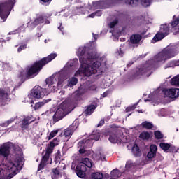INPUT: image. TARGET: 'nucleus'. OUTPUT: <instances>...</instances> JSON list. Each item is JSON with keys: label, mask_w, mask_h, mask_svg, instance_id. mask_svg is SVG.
Listing matches in <instances>:
<instances>
[{"label": "nucleus", "mask_w": 179, "mask_h": 179, "mask_svg": "<svg viewBox=\"0 0 179 179\" xmlns=\"http://www.w3.org/2000/svg\"><path fill=\"white\" fill-rule=\"evenodd\" d=\"M78 57L81 64L78 71L76 72V76H92L97 73V69L101 66V63L99 61L94 62L90 65L93 59H97V55L94 52H89V48L86 46L80 47L78 50Z\"/></svg>", "instance_id": "f257e3e1"}, {"label": "nucleus", "mask_w": 179, "mask_h": 179, "mask_svg": "<svg viewBox=\"0 0 179 179\" xmlns=\"http://www.w3.org/2000/svg\"><path fill=\"white\" fill-rule=\"evenodd\" d=\"M57 58V54L56 53H52L46 57L42 58L39 61L35 62L28 69L26 77H22L20 80V86L22 83H24L26 82L27 79H33L34 76H37L38 75V73L41 69H43V67L45 66L49 62H51L52 59H55Z\"/></svg>", "instance_id": "f03ea898"}, {"label": "nucleus", "mask_w": 179, "mask_h": 179, "mask_svg": "<svg viewBox=\"0 0 179 179\" xmlns=\"http://www.w3.org/2000/svg\"><path fill=\"white\" fill-rule=\"evenodd\" d=\"M71 106L72 104L69 99L64 101L53 115V122H58V121H61V120L66 117L71 113Z\"/></svg>", "instance_id": "7ed1b4c3"}, {"label": "nucleus", "mask_w": 179, "mask_h": 179, "mask_svg": "<svg viewBox=\"0 0 179 179\" xmlns=\"http://www.w3.org/2000/svg\"><path fill=\"white\" fill-rule=\"evenodd\" d=\"M23 160H24L23 158L19 157L14 162L8 161L6 163V170L10 173L8 176V178H13V177L22 170L24 163Z\"/></svg>", "instance_id": "20e7f679"}, {"label": "nucleus", "mask_w": 179, "mask_h": 179, "mask_svg": "<svg viewBox=\"0 0 179 179\" xmlns=\"http://www.w3.org/2000/svg\"><path fill=\"white\" fill-rule=\"evenodd\" d=\"M92 169V162L89 158H85L83 162H80L78 164H72L71 170H74L76 174L80 178H85L86 177V171L87 168Z\"/></svg>", "instance_id": "39448f33"}, {"label": "nucleus", "mask_w": 179, "mask_h": 179, "mask_svg": "<svg viewBox=\"0 0 179 179\" xmlns=\"http://www.w3.org/2000/svg\"><path fill=\"white\" fill-rule=\"evenodd\" d=\"M15 4L16 0H3L0 1V17L3 22L8 19Z\"/></svg>", "instance_id": "423d86ee"}, {"label": "nucleus", "mask_w": 179, "mask_h": 179, "mask_svg": "<svg viewBox=\"0 0 179 179\" xmlns=\"http://www.w3.org/2000/svg\"><path fill=\"white\" fill-rule=\"evenodd\" d=\"M59 143V138H55L52 141L50 142L49 145L46 148L45 155L42 157L41 161L43 163L47 164L48 162L50 160V156L54 152V148L55 146H58Z\"/></svg>", "instance_id": "0eeeda50"}, {"label": "nucleus", "mask_w": 179, "mask_h": 179, "mask_svg": "<svg viewBox=\"0 0 179 179\" xmlns=\"http://www.w3.org/2000/svg\"><path fill=\"white\" fill-rule=\"evenodd\" d=\"M45 92H47V89H44L38 85H36L31 91V96L35 100L43 99V97L45 96Z\"/></svg>", "instance_id": "6e6552de"}, {"label": "nucleus", "mask_w": 179, "mask_h": 179, "mask_svg": "<svg viewBox=\"0 0 179 179\" xmlns=\"http://www.w3.org/2000/svg\"><path fill=\"white\" fill-rule=\"evenodd\" d=\"M152 65L149 64H145L143 67L138 69L136 72V76H147V78H149L152 73H153V71H152Z\"/></svg>", "instance_id": "1a4fd4ad"}, {"label": "nucleus", "mask_w": 179, "mask_h": 179, "mask_svg": "<svg viewBox=\"0 0 179 179\" xmlns=\"http://www.w3.org/2000/svg\"><path fill=\"white\" fill-rule=\"evenodd\" d=\"M51 15H37V17L34 20V22H29L27 24V27H29L31 30H33L36 27V26H38V24H41L44 23V18L46 17L48 19V17H50Z\"/></svg>", "instance_id": "9d476101"}, {"label": "nucleus", "mask_w": 179, "mask_h": 179, "mask_svg": "<svg viewBox=\"0 0 179 179\" xmlns=\"http://www.w3.org/2000/svg\"><path fill=\"white\" fill-rule=\"evenodd\" d=\"M108 8H110L108 0H102L93 2L91 10H95L96 9H108Z\"/></svg>", "instance_id": "9b49d317"}, {"label": "nucleus", "mask_w": 179, "mask_h": 179, "mask_svg": "<svg viewBox=\"0 0 179 179\" xmlns=\"http://www.w3.org/2000/svg\"><path fill=\"white\" fill-rule=\"evenodd\" d=\"M66 169V165H59L56 168L52 169L51 177L52 179H58L62 177V171Z\"/></svg>", "instance_id": "f8f14e48"}, {"label": "nucleus", "mask_w": 179, "mask_h": 179, "mask_svg": "<svg viewBox=\"0 0 179 179\" xmlns=\"http://www.w3.org/2000/svg\"><path fill=\"white\" fill-rule=\"evenodd\" d=\"M15 146L13 143H6L0 148V155L3 157H8L10 155V148Z\"/></svg>", "instance_id": "ddd939ff"}, {"label": "nucleus", "mask_w": 179, "mask_h": 179, "mask_svg": "<svg viewBox=\"0 0 179 179\" xmlns=\"http://www.w3.org/2000/svg\"><path fill=\"white\" fill-rule=\"evenodd\" d=\"M165 94L169 99H177V97H179V89L171 88L165 91Z\"/></svg>", "instance_id": "4468645a"}, {"label": "nucleus", "mask_w": 179, "mask_h": 179, "mask_svg": "<svg viewBox=\"0 0 179 179\" xmlns=\"http://www.w3.org/2000/svg\"><path fill=\"white\" fill-rule=\"evenodd\" d=\"M130 43L133 45H136L141 43L142 40V35L139 34H134L130 36Z\"/></svg>", "instance_id": "2eb2a0df"}, {"label": "nucleus", "mask_w": 179, "mask_h": 179, "mask_svg": "<svg viewBox=\"0 0 179 179\" xmlns=\"http://www.w3.org/2000/svg\"><path fill=\"white\" fill-rule=\"evenodd\" d=\"M31 118H33V115L27 116L24 118L22 121L21 128L27 129V128H29V124H31V122H34V120L31 121Z\"/></svg>", "instance_id": "dca6fc26"}, {"label": "nucleus", "mask_w": 179, "mask_h": 179, "mask_svg": "<svg viewBox=\"0 0 179 179\" xmlns=\"http://www.w3.org/2000/svg\"><path fill=\"white\" fill-rule=\"evenodd\" d=\"M162 54L165 57V59H170V58H173L174 55V50L171 48H166L162 50Z\"/></svg>", "instance_id": "f3484780"}, {"label": "nucleus", "mask_w": 179, "mask_h": 179, "mask_svg": "<svg viewBox=\"0 0 179 179\" xmlns=\"http://www.w3.org/2000/svg\"><path fill=\"white\" fill-rule=\"evenodd\" d=\"M46 85H48V92H55V84L54 83V80L51 78H48L45 80Z\"/></svg>", "instance_id": "a211bd4d"}, {"label": "nucleus", "mask_w": 179, "mask_h": 179, "mask_svg": "<svg viewBox=\"0 0 179 179\" xmlns=\"http://www.w3.org/2000/svg\"><path fill=\"white\" fill-rule=\"evenodd\" d=\"M159 31L166 36H169L170 34V27H169V24H164L161 25Z\"/></svg>", "instance_id": "6ab92c4d"}, {"label": "nucleus", "mask_w": 179, "mask_h": 179, "mask_svg": "<svg viewBox=\"0 0 179 179\" xmlns=\"http://www.w3.org/2000/svg\"><path fill=\"white\" fill-rule=\"evenodd\" d=\"M131 152L135 157H141V156H142V152H141V149H139L138 144L134 145Z\"/></svg>", "instance_id": "aec40b11"}, {"label": "nucleus", "mask_w": 179, "mask_h": 179, "mask_svg": "<svg viewBox=\"0 0 179 179\" xmlns=\"http://www.w3.org/2000/svg\"><path fill=\"white\" fill-rule=\"evenodd\" d=\"M109 141L111 143H120L121 138L115 133H112L109 135Z\"/></svg>", "instance_id": "412c9836"}, {"label": "nucleus", "mask_w": 179, "mask_h": 179, "mask_svg": "<svg viewBox=\"0 0 179 179\" xmlns=\"http://www.w3.org/2000/svg\"><path fill=\"white\" fill-rule=\"evenodd\" d=\"M164 37L166 36L159 31L152 38V43H157V41L163 40Z\"/></svg>", "instance_id": "4be33fe9"}, {"label": "nucleus", "mask_w": 179, "mask_h": 179, "mask_svg": "<svg viewBox=\"0 0 179 179\" xmlns=\"http://www.w3.org/2000/svg\"><path fill=\"white\" fill-rule=\"evenodd\" d=\"M51 101V99H44L43 101L37 102L34 106V110H38L41 107H43L44 104H47V103H50Z\"/></svg>", "instance_id": "5701e85b"}, {"label": "nucleus", "mask_w": 179, "mask_h": 179, "mask_svg": "<svg viewBox=\"0 0 179 179\" xmlns=\"http://www.w3.org/2000/svg\"><path fill=\"white\" fill-rule=\"evenodd\" d=\"M140 127H141L143 129H152L153 128V124L152 122L145 121L140 124Z\"/></svg>", "instance_id": "b1692460"}, {"label": "nucleus", "mask_w": 179, "mask_h": 179, "mask_svg": "<svg viewBox=\"0 0 179 179\" xmlns=\"http://www.w3.org/2000/svg\"><path fill=\"white\" fill-rule=\"evenodd\" d=\"M154 59L155 62H162L163 61H166L164 55H163L162 51L156 55L154 57Z\"/></svg>", "instance_id": "393cba45"}, {"label": "nucleus", "mask_w": 179, "mask_h": 179, "mask_svg": "<svg viewBox=\"0 0 179 179\" xmlns=\"http://www.w3.org/2000/svg\"><path fill=\"white\" fill-rule=\"evenodd\" d=\"M121 176H122V173L118 169H113L110 172L111 179H117L119 178V177H121Z\"/></svg>", "instance_id": "a878e982"}, {"label": "nucleus", "mask_w": 179, "mask_h": 179, "mask_svg": "<svg viewBox=\"0 0 179 179\" xmlns=\"http://www.w3.org/2000/svg\"><path fill=\"white\" fill-rule=\"evenodd\" d=\"M139 138L143 141H149L150 139V134L148 131H142L139 135Z\"/></svg>", "instance_id": "bb28decb"}, {"label": "nucleus", "mask_w": 179, "mask_h": 179, "mask_svg": "<svg viewBox=\"0 0 179 179\" xmlns=\"http://www.w3.org/2000/svg\"><path fill=\"white\" fill-rule=\"evenodd\" d=\"M92 179H102L104 178V175L101 172H94L90 175Z\"/></svg>", "instance_id": "cd10ccee"}, {"label": "nucleus", "mask_w": 179, "mask_h": 179, "mask_svg": "<svg viewBox=\"0 0 179 179\" xmlns=\"http://www.w3.org/2000/svg\"><path fill=\"white\" fill-rule=\"evenodd\" d=\"M94 110H96V106L90 105L89 106H87L85 113L87 115H92V114H93V112L94 111Z\"/></svg>", "instance_id": "c85d7f7f"}, {"label": "nucleus", "mask_w": 179, "mask_h": 179, "mask_svg": "<svg viewBox=\"0 0 179 179\" xmlns=\"http://www.w3.org/2000/svg\"><path fill=\"white\" fill-rule=\"evenodd\" d=\"M159 147L164 152H166V153L169 152V149L171 147V144H169L167 143H159Z\"/></svg>", "instance_id": "c756f323"}, {"label": "nucleus", "mask_w": 179, "mask_h": 179, "mask_svg": "<svg viewBox=\"0 0 179 179\" xmlns=\"http://www.w3.org/2000/svg\"><path fill=\"white\" fill-rule=\"evenodd\" d=\"M25 29H26V27H24V24H22V26H20L19 28L16 29L15 30L9 32L8 34L9 35L17 34L21 33L22 31H24Z\"/></svg>", "instance_id": "7c9ffc66"}, {"label": "nucleus", "mask_w": 179, "mask_h": 179, "mask_svg": "<svg viewBox=\"0 0 179 179\" xmlns=\"http://www.w3.org/2000/svg\"><path fill=\"white\" fill-rule=\"evenodd\" d=\"M89 139L91 141H99L100 139V134L93 131L90 136Z\"/></svg>", "instance_id": "2f4dec72"}, {"label": "nucleus", "mask_w": 179, "mask_h": 179, "mask_svg": "<svg viewBox=\"0 0 179 179\" xmlns=\"http://www.w3.org/2000/svg\"><path fill=\"white\" fill-rule=\"evenodd\" d=\"M85 93H86V87L83 85L80 86L76 91L77 96H82L85 94Z\"/></svg>", "instance_id": "473e14b6"}, {"label": "nucleus", "mask_w": 179, "mask_h": 179, "mask_svg": "<svg viewBox=\"0 0 179 179\" xmlns=\"http://www.w3.org/2000/svg\"><path fill=\"white\" fill-rule=\"evenodd\" d=\"M61 157H62V156L61 155V151L57 150V152L55 154V159H54V162L56 164H58V163L61 162Z\"/></svg>", "instance_id": "72a5a7b5"}, {"label": "nucleus", "mask_w": 179, "mask_h": 179, "mask_svg": "<svg viewBox=\"0 0 179 179\" xmlns=\"http://www.w3.org/2000/svg\"><path fill=\"white\" fill-rule=\"evenodd\" d=\"M171 85H173V86H179V75L173 77L171 80Z\"/></svg>", "instance_id": "f704fd0d"}, {"label": "nucleus", "mask_w": 179, "mask_h": 179, "mask_svg": "<svg viewBox=\"0 0 179 179\" xmlns=\"http://www.w3.org/2000/svg\"><path fill=\"white\" fill-rule=\"evenodd\" d=\"M154 136L155 139H163L164 136L162 134V131L157 130L154 131Z\"/></svg>", "instance_id": "c9c22d12"}, {"label": "nucleus", "mask_w": 179, "mask_h": 179, "mask_svg": "<svg viewBox=\"0 0 179 179\" xmlns=\"http://www.w3.org/2000/svg\"><path fill=\"white\" fill-rule=\"evenodd\" d=\"M78 59H74L73 60H70L67 63V66H69V68H72V66H76V64L78 63Z\"/></svg>", "instance_id": "e433bc0d"}, {"label": "nucleus", "mask_w": 179, "mask_h": 179, "mask_svg": "<svg viewBox=\"0 0 179 179\" xmlns=\"http://www.w3.org/2000/svg\"><path fill=\"white\" fill-rule=\"evenodd\" d=\"M64 134L65 138H68V139H69V137L72 136V130L71 129H66L64 130Z\"/></svg>", "instance_id": "4c0bfd02"}, {"label": "nucleus", "mask_w": 179, "mask_h": 179, "mask_svg": "<svg viewBox=\"0 0 179 179\" xmlns=\"http://www.w3.org/2000/svg\"><path fill=\"white\" fill-rule=\"evenodd\" d=\"M150 3H152V1L150 0H141V5L145 8H148V6H150Z\"/></svg>", "instance_id": "58836bf2"}, {"label": "nucleus", "mask_w": 179, "mask_h": 179, "mask_svg": "<svg viewBox=\"0 0 179 179\" xmlns=\"http://www.w3.org/2000/svg\"><path fill=\"white\" fill-rule=\"evenodd\" d=\"M57 134H58V130H55V131H51L48 136V141H51V139H52V138H54L55 136H57Z\"/></svg>", "instance_id": "ea45409f"}, {"label": "nucleus", "mask_w": 179, "mask_h": 179, "mask_svg": "<svg viewBox=\"0 0 179 179\" xmlns=\"http://www.w3.org/2000/svg\"><path fill=\"white\" fill-rule=\"evenodd\" d=\"M78 83V78L73 77L70 79L69 85L70 86H75Z\"/></svg>", "instance_id": "a19ab883"}, {"label": "nucleus", "mask_w": 179, "mask_h": 179, "mask_svg": "<svg viewBox=\"0 0 179 179\" xmlns=\"http://www.w3.org/2000/svg\"><path fill=\"white\" fill-rule=\"evenodd\" d=\"M178 24H179V17L176 18L175 20L171 22V26L173 28L176 27L177 26H178Z\"/></svg>", "instance_id": "79ce46f5"}, {"label": "nucleus", "mask_w": 179, "mask_h": 179, "mask_svg": "<svg viewBox=\"0 0 179 179\" xmlns=\"http://www.w3.org/2000/svg\"><path fill=\"white\" fill-rule=\"evenodd\" d=\"M45 166H47V164H45V163H44V162L41 161V163L39 164V165L38 166V171H40L44 169Z\"/></svg>", "instance_id": "37998d69"}, {"label": "nucleus", "mask_w": 179, "mask_h": 179, "mask_svg": "<svg viewBox=\"0 0 179 179\" xmlns=\"http://www.w3.org/2000/svg\"><path fill=\"white\" fill-rule=\"evenodd\" d=\"M150 152H152L154 153H157V146L156 145L152 144L150 147Z\"/></svg>", "instance_id": "c03bdc74"}, {"label": "nucleus", "mask_w": 179, "mask_h": 179, "mask_svg": "<svg viewBox=\"0 0 179 179\" xmlns=\"http://www.w3.org/2000/svg\"><path fill=\"white\" fill-rule=\"evenodd\" d=\"M125 167L127 170H129V169H131V167H134V163H132L131 161H128L126 163Z\"/></svg>", "instance_id": "a18cd8bd"}, {"label": "nucleus", "mask_w": 179, "mask_h": 179, "mask_svg": "<svg viewBox=\"0 0 179 179\" xmlns=\"http://www.w3.org/2000/svg\"><path fill=\"white\" fill-rule=\"evenodd\" d=\"M155 156H156V152H153L152 151H149L147 155L148 159H153V157H155Z\"/></svg>", "instance_id": "49530a36"}, {"label": "nucleus", "mask_w": 179, "mask_h": 179, "mask_svg": "<svg viewBox=\"0 0 179 179\" xmlns=\"http://www.w3.org/2000/svg\"><path fill=\"white\" fill-rule=\"evenodd\" d=\"M26 48H27V45H21L17 49V52H22V51H23V50H26Z\"/></svg>", "instance_id": "de8ad7c7"}, {"label": "nucleus", "mask_w": 179, "mask_h": 179, "mask_svg": "<svg viewBox=\"0 0 179 179\" xmlns=\"http://www.w3.org/2000/svg\"><path fill=\"white\" fill-rule=\"evenodd\" d=\"M78 146L80 148H85L86 147V140H82L78 143Z\"/></svg>", "instance_id": "09e8293b"}, {"label": "nucleus", "mask_w": 179, "mask_h": 179, "mask_svg": "<svg viewBox=\"0 0 179 179\" xmlns=\"http://www.w3.org/2000/svg\"><path fill=\"white\" fill-rule=\"evenodd\" d=\"M136 108V106L134 105V106L127 107L126 108L125 111H126V113H129L131 111H133V110H135Z\"/></svg>", "instance_id": "8fccbe9b"}, {"label": "nucleus", "mask_w": 179, "mask_h": 179, "mask_svg": "<svg viewBox=\"0 0 179 179\" xmlns=\"http://www.w3.org/2000/svg\"><path fill=\"white\" fill-rule=\"evenodd\" d=\"M171 66H179V60H173L170 63Z\"/></svg>", "instance_id": "3c124183"}, {"label": "nucleus", "mask_w": 179, "mask_h": 179, "mask_svg": "<svg viewBox=\"0 0 179 179\" xmlns=\"http://www.w3.org/2000/svg\"><path fill=\"white\" fill-rule=\"evenodd\" d=\"M118 23V21L115 20L109 24L110 29H114L115 26H117V24Z\"/></svg>", "instance_id": "603ef678"}, {"label": "nucleus", "mask_w": 179, "mask_h": 179, "mask_svg": "<svg viewBox=\"0 0 179 179\" xmlns=\"http://www.w3.org/2000/svg\"><path fill=\"white\" fill-rule=\"evenodd\" d=\"M97 156L98 157H99V160H102V162H104V160H106V155L101 154V152L97 154Z\"/></svg>", "instance_id": "864d4df0"}, {"label": "nucleus", "mask_w": 179, "mask_h": 179, "mask_svg": "<svg viewBox=\"0 0 179 179\" xmlns=\"http://www.w3.org/2000/svg\"><path fill=\"white\" fill-rule=\"evenodd\" d=\"M14 120L13 119H10L8 121H6L5 123L3 124V127H8V125L10 124H12V122H13Z\"/></svg>", "instance_id": "5fc2aeb1"}, {"label": "nucleus", "mask_w": 179, "mask_h": 179, "mask_svg": "<svg viewBox=\"0 0 179 179\" xmlns=\"http://www.w3.org/2000/svg\"><path fill=\"white\" fill-rule=\"evenodd\" d=\"M52 1V0H41V3H43V5H50Z\"/></svg>", "instance_id": "6e6d98bb"}, {"label": "nucleus", "mask_w": 179, "mask_h": 179, "mask_svg": "<svg viewBox=\"0 0 179 179\" xmlns=\"http://www.w3.org/2000/svg\"><path fill=\"white\" fill-rule=\"evenodd\" d=\"M5 94H6V92L4 91V90L0 88V97H5Z\"/></svg>", "instance_id": "4d7b16f0"}, {"label": "nucleus", "mask_w": 179, "mask_h": 179, "mask_svg": "<svg viewBox=\"0 0 179 179\" xmlns=\"http://www.w3.org/2000/svg\"><path fill=\"white\" fill-rule=\"evenodd\" d=\"M95 13V16H98V17H100L101 16V15H103V12L100 10L96 11V12H94Z\"/></svg>", "instance_id": "13d9d810"}, {"label": "nucleus", "mask_w": 179, "mask_h": 179, "mask_svg": "<svg viewBox=\"0 0 179 179\" xmlns=\"http://www.w3.org/2000/svg\"><path fill=\"white\" fill-rule=\"evenodd\" d=\"M79 153L80 155H84V153H86V150H85V148H80Z\"/></svg>", "instance_id": "bf43d9fd"}, {"label": "nucleus", "mask_w": 179, "mask_h": 179, "mask_svg": "<svg viewBox=\"0 0 179 179\" xmlns=\"http://www.w3.org/2000/svg\"><path fill=\"white\" fill-rule=\"evenodd\" d=\"M102 125H104V120H101L99 122L97 127H102Z\"/></svg>", "instance_id": "052dcab7"}, {"label": "nucleus", "mask_w": 179, "mask_h": 179, "mask_svg": "<svg viewBox=\"0 0 179 179\" xmlns=\"http://www.w3.org/2000/svg\"><path fill=\"white\" fill-rule=\"evenodd\" d=\"M88 17H91L92 19L96 17V14L94 13H92V14H90Z\"/></svg>", "instance_id": "680f3d73"}, {"label": "nucleus", "mask_w": 179, "mask_h": 179, "mask_svg": "<svg viewBox=\"0 0 179 179\" xmlns=\"http://www.w3.org/2000/svg\"><path fill=\"white\" fill-rule=\"evenodd\" d=\"M107 96H108V92H103L102 94V97H107Z\"/></svg>", "instance_id": "e2e57ef3"}, {"label": "nucleus", "mask_w": 179, "mask_h": 179, "mask_svg": "<svg viewBox=\"0 0 179 179\" xmlns=\"http://www.w3.org/2000/svg\"><path fill=\"white\" fill-rule=\"evenodd\" d=\"M118 54L119 55H122V54H124V52H122V50L120 49V50L118 51Z\"/></svg>", "instance_id": "0e129e2a"}, {"label": "nucleus", "mask_w": 179, "mask_h": 179, "mask_svg": "<svg viewBox=\"0 0 179 179\" xmlns=\"http://www.w3.org/2000/svg\"><path fill=\"white\" fill-rule=\"evenodd\" d=\"M62 82L61 81V80H59L57 83V86H62Z\"/></svg>", "instance_id": "69168bd1"}, {"label": "nucleus", "mask_w": 179, "mask_h": 179, "mask_svg": "<svg viewBox=\"0 0 179 179\" xmlns=\"http://www.w3.org/2000/svg\"><path fill=\"white\" fill-rule=\"evenodd\" d=\"M45 24H50V20H46L45 21Z\"/></svg>", "instance_id": "338daca9"}, {"label": "nucleus", "mask_w": 179, "mask_h": 179, "mask_svg": "<svg viewBox=\"0 0 179 179\" xmlns=\"http://www.w3.org/2000/svg\"><path fill=\"white\" fill-rule=\"evenodd\" d=\"M132 64H134V63L133 62L129 63L128 64H127V67L129 68L131 66V65H132Z\"/></svg>", "instance_id": "774afa93"}]
</instances>
